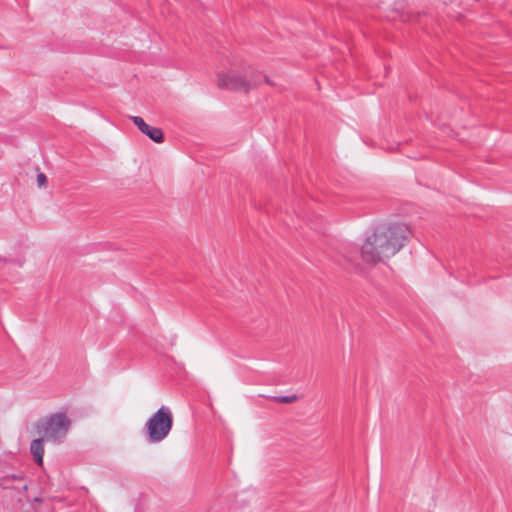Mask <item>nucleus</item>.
I'll list each match as a JSON object with an SVG mask.
<instances>
[{
	"label": "nucleus",
	"mask_w": 512,
	"mask_h": 512,
	"mask_svg": "<svg viewBox=\"0 0 512 512\" xmlns=\"http://www.w3.org/2000/svg\"><path fill=\"white\" fill-rule=\"evenodd\" d=\"M411 231L406 224L398 223L376 230L361 246V258L376 264L396 255L408 241Z\"/></svg>",
	"instance_id": "nucleus-1"
},
{
	"label": "nucleus",
	"mask_w": 512,
	"mask_h": 512,
	"mask_svg": "<svg viewBox=\"0 0 512 512\" xmlns=\"http://www.w3.org/2000/svg\"><path fill=\"white\" fill-rule=\"evenodd\" d=\"M262 80L270 86L274 85L267 75L247 62H240L216 74L218 88L243 94L257 89Z\"/></svg>",
	"instance_id": "nucleus-2"
},
{
	"label": "nucleus",
	"mask_w": 512,
	"mask_h": 512,
	"mask_svg": "<svg viewBox=\"0 0 512 512\" xmlns=\"http://www.w3.org/2000/svg\"><path fill=\"white\" fill-rule=\"evenodd\" d=\"M70 423L65 414L56 413L38 422L35 429L47 440L57 441L66 436Z\"/></svg>",
	"instance_id": "nucleus-3"
},
{
	"label": "nucleus",
	"mask_w": 512,
	"mask_h": 512,
	"mask_svg": "<svg viewBox=\"0 0 512 512\" xmlns=\"http://www.w3.org/2000/svg\"><path fill=\"white\" fill-rule=\"evenodd\" d=\"M173 414L168 407L158 409L147 422L149 438L152 442H160L167 437L172 429Z\"/></svg>",
	"instance_id": "nucleus-4"
},
{
	"label": "nucleus",
	"mask_w": 512,
	"mask_h": 512,
	"mask_svg": "<svg viewBox=\"0 0 512 512\" xmlns=\"http://www.w3.org/2000/svg\"><path fill=\"white\" fill-rule=\"evenodd\" d=\"M131 120L138 127V129L149 137L155 143H162L164 140L163 132L160 128L154 127L146 123L143 118L139 116H132Z\"/></svg>",
	"instance_id": "nucleus-5"
},
{
	"label": "nucleus",
	"mask_w": 512,
	"mask_h": 512,
	"mask_svg": "<svg viewBox=\"0 0 512 512\" xmlns=\"http://www.w3.org/2000/svg\"><path fill=\"white\" fill-rule=\"evenodd\" d=\"M30 451L36 463L42 465L44 456V437L42 435L32 441Z\"/></svg>",
	"instance_id": "nucleus-6"
},
{
	"label": "nucleus",
	"mask_w": 512,
	"mask_h": 512,
	"mask_svg": "<svg viewBox=\"0 0 512 512\" xmlns=\"http://www.w3.org/2000/svg\"><path fill=\"white\" fill-rule=\"evenodd\" d=\"M47 177L44 173H39L37 175V186L40 188V189H44L47 187Z\"/></svg>",
	"instance_id": "nucleus-7"
},
{
	"label": "nucleus",
	"mask_w": 512,
	"mask_h": 512,
	"mask_svg": "<svg viewBox=\"0 0 512 512\" xmlns=\"http://www.w3.org/2000/svg\"><path fill=\"white\" fill-rule=\"evenodd\" d=\"M284 402H289L290 400L288 398L283 399Z\"/></svg>",
	"instance_id": "nucleus-8"
}]
</instances>
